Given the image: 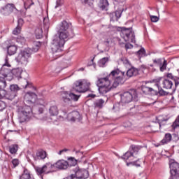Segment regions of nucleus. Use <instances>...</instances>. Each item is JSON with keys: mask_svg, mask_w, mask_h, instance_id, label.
Returning <instances> with one entry per match:
<instances>
[{"mask_svg": "<svg viewBox=\"0 0 179 179\" xmlns=\"http://www.w3.org/2000/svg\"><path fill=\"white\" fill-rule=\"evenodd\" d=\"M108 0H101V8L102 10H107V8H108Z\"/></svg>", "mask_w": 179, "mask_h": 179, "instance_id": "obj_32", "label": "nucleus"}, {"mask_svg": "<svg viewBox=\"0 0 179 179\" xmlns=\"http://www.w3.org/2000/svg\"><path fill=\"white\" fill-rule=\"evenodd\" d=\"M167 78H169V79H171L172 82H174L175 86H178L179 82L177 80V78H174V76H173V73H169L166 75Z\"/></svg>", "mask_w": 179, "mask_h": 179, "instance_id": "obj_34", "label": "nucleus"}, {"mask_svg": "<svg viewBox=\"0 0 179 179\" xmlns=\"http://www.w3.org/2000/svg\"><path fill=\"white\" fill-rule=\"evenodd\" d=\"M31 57V54L26 50L21 51L17 57L15 58L16 62L20 65H23V66H26L27 64H29V58Z\"/></svg>", "mask_w": 179, "mask_h": 179, "instance_id": "obj_9", "label": "nucleus"}, {"mask_svg": "<svg viewBox=\"0 0 179 179\" xmlns=\"http://www.w3.org/2000/svg\"><path fill=\"white\" fill-rule=\"evenodd\" d=\"M169 167L171 169V179H179V164L177 162H171Z\"/></svg>", "mask_w": 179, "mask_h": 179, "instance_id": "obj_12", "label": "nucleus"}, {"mask_svg": "<svg viewBox=\"0 0 179 179\" xmlns=\"http://www.w3.org/2000/svg\"><path fill=\"white\" fill-rule=\"evenodd\" d=\"M113 43V41L111 40L110 38H106L104 41H103V44L104 45H106V47H110V45H111V43Z\"/></svg>", "mask_w": 179, "mask_h": 179, "instance_id": "obj_43", "label": "nucleus"}, {"mask_svg": "<svg viewBox=\"0 0 179 179\" xmlns=\"http://www.w3.org/2000/svg\"><path fill=\"white\" fill-rule=\"evenodd\" d=\"M16 41L20 44H24V43H26V39L23 36H18L16 38Z\"/></svg>", "mask_w": 179, "mask_h": 179, "instance_id": "obj_42", "label": "nucleus"}, {"mask_svg": "<svg viewBox=\"0 0 179 179\" xmlns=\"http://www.w3.org/2000/svg\"><path fill=\"white\" fill-rule=\"evenodd\" d=\"M55 169V165L54 164H51L50 162L46 163L42 167H36V171L38 176H41V174H50V173H52Z\"/></svg>", "mask_w": 179, "mask_h": 179, "instance_id": "obj_10", "label": "nucleus"}, {"mask_svg": "<svg viewBox=\"0 0 179 179\" xmlns=\"http://www.w3.org/2000/svg\"><path fill=\"white\" fill-rule=\"evenodd\" d=\"M16 94L11 91H6L5 90L0 91V99H5L6 100H13L16 97Z\"/></svg>", "mask_w": 179, "mask_h": 179, "instance_id": "obj_14", "label": "nucleus"}, {"mask_svg": "<svg viewBox=\"0 0 179 179\" xmlns=\"http://www.w3.org/2000/svg\"><path fill=\"white\" fill-rule=\"evenodd\" d=\"M75 36L72 24L65 20L62 21L59 28V36H54L52 42L51 50L55 59L62 57V48L68 38H72Z\"/></svg>", "mask_w": 179, "mask_h": 179, "instance_id": "obj_2", "label": "nucleus"}, {"mask_svg": "<svg viewBox=\"0 0 179 179\" xmlns=\"http://www.w3.org/2000/svg\"><path fill=\"white\" fill-rule=\"evenodd\" d=\"M96 97V94H89L87 96V98L89 99V98H91V99H94Z\"/></svg>", "mask_w": 179, "mask_h": 179, "instance_id": "obj_52", "label": "nucleus"}, {"mask_svg": "<svg viewBox=\"0 0 179 179\" xmlns=\"http://www.w3.org/2000/svg\"><path fill=\"white\" fill-rule=\"evenodd\" d=\"M12 164L13 165V169L19 166V159H14L12 160Z\"/></svg>", "mask_w": 179, "mask_h": 179, "instance_id": "obj_47", "label": "nucleus"}, {"mask_svg": "<svg viewBox=\"0 0 179 179\" xmlns=\"http://www.w3.org/2000/svg\"><path fill=\"white\" fill-rule=\"evenodd\" d=\"M91 85L88 80H80L75 83L73 89L78 93H86V92H90Z\"/></svg>", "mask_w": 179, "mask_h": 179, "instance_id": "obj_5", "label": "nucleus"}, {"mask_svg": "<svg viewBox=\"0 0 179 179\" xmlns=\"http://www.w3.org/2000/svg\"><path fill=\"white\" fill-rule=\"evenodd\" d=\"M61 97L64 103H71V100H73L74 101H78L80 95H76L75 93L71 92L69 93L66 91H63L61 92Z\"/></svg>", "mask_w": 179, "mask_h": 179, "instance_id": "obj_11", "label": "nucleus"}, {"mask_svg": "<svg viewBox=\"0 0 179 179\" xmlns=\"http://www.w3.org/2000/svg\"><path fill=\"white\" fill-rule=\"evenodd\" d=\"M36 51H38V49H36Z\"/></svg>", "mask_w": 179, "mask_h": 179, "instance_id": "obj_63", "label": "nucleus"}, {"mask_svg": "<svg viewBox=\"0 0 179 179\" xmlns=\"http://www.w3.org/2000/svg\"><path fill=\"white\" fill-rule=\"evenodd\" d=\"M120 36L126 43H136L135 33L132 31V28L122 27Z\"/></svg>", "mask_w": 179, "mask_h": 179, "instance_id": "obj_6", "label": "nucleus"}, {"mask_svg": "<svg viewBox=\"0 0 179 179\" xmlns=\"http://www.w3.org/2000/svg\"><path fill=\"white\" fill-rule=\"evenodd\" d=\"M17 23V26L13 31V34L15 36L20 34V32L22 31V27L23 26V19H19Z\"/></svg>", "mask_w": 179, "mask_h": 179, "instance_id": "obj_21", "label": "nucleus"}, {"mask_svg": "<svg viewBox=\"0 0 179 179\" xmlns=\"http://www.w3.org/2000/svg\"><path fill=\"white\" fill-rule=\"evenodd\" d=\"M33 117V110L29 106H20L18 108V121L20 124L30 121Z\"/></svg>", "mask_w": 179, "mask_h": 179, "instance_id": "obj_4", "label": "nucleus"}, {"mask_svg": "<svg viewBox=\"0 0 179 179\" xmlns=\"http://www.w3.org/2000/svg\"><path fill=\"white\" fill-rule=\"evenodd\" d=\"M43 120L45 121H50V119L48 117H44Z\"/></svg>", "mask_w": 179, "mask_h": 179, "instance_id": "obj_59", "label": "nucleus"}, {"mask_svg": "<svg viewBox=\"0 0 179 179\" xmlns=\"http://www.w3.org/2000/svg\"><path fill=\"white\" fill-rule=\"evenodd\" d=\"M17 51V46H16V45L10 44L7 47V52L8 55H15Z\"/></svg>", "mask_w": 179, "mask_h": 179, "instance_id": "obj_24", "label": "nucleus"}, {"mask_svg": "<svg viewBox=\"0 0 179 179\" xmlns=\"http://www.w3.org/2000/svg\"><path fill=\"white\" fill-rule=\"evenodd\" d=\"M124 127H127V125L124 124Z\"/></svg>", "mask_w": 179, "mask_h": 179, "instance_id": "obj_64", "label": "nucleus"}, {"mask_svg": "<svg viewBox=\"0 0 179 179\" xmlns=\"http://www.w3.org/2000/svg\"><path fill=\"white\" fill-rule=\"evenodd\" d=\"M105 103L106 101H104L103 99H97L94 102V107L95 108H103V106H104Z\"/></svg>", "mask_w": 179, "mask_h": 179, "instance_id": "obj_26", "label": "nucleus"}, {"mask_svg": "<svg viewBox=\"0 0 179 179\" xmlns=\"http://www.w3.org/2000/svg\"><path fill=\"white\" fill-rule=\"evenodd\" d=\"M22 73H24V72L23 69L21 68L14 69L11 71V75L14 76L15 78H17V79H22V78H23L22 76Z\"/></svg>", "mask_w": 179, "mask_h": 179, "instance_id": "obj_22", "label": "nucleus"}, {"mask_svg": "<svg viewBox=\"0 0 179 179\" xmlns=\"http://www.w3.org/2000/svg\"><path fill=\"white\" fill-rule=\"evenodd\" d=\"M45 157H47V152L43 150H38L36 152V156H34V159L35 162H37V160H44Z\"/></svg>", "mask_w": 179, "mask_h": 179, "instance_id": "obj_20", "label": "nucleus"}, {"mask_svg": "<svg viewBox=\"0 0 179 179\" xmlns=\"http://www.w3.org/2000/svg\"><path fill=\"white\" fill-rule=\"evenodd\" d=\"M43 111H44V110H43V108H40L38 109V113H39V114H43Z\"/></svg>", "mask_w": 179, "mask_h": 179, "instance_id": "obj_55", "label": "nucleus"}, {"mask_svg": "<svg viewBox=\"0 0 179 179\" xmlns=\"http://www.w3.org/2000/svg\"><path fill=\"white\" fill-rule=\"evenodd\" d=\"M66 179H76V178L73 177V175H71V176L67 177Z\"/></svg>", "mask_w": 179, "mask_h": 179, "instance_id": "obj_56", "label": "nucleus"}, {"mask_svg": "<svg viewBox=\"0 0 179 179\" xmlns=\"http://www.w3.org/2000/svg\"><path fill=\"white\" fill-rule=\"evenodd\" d=\"M120 61H122V62L126 65L127 66H128V65H131V63L129 62V60H128V59L123 57L120 59Z\"/></svg>", "mask_w": 179, "mask_h": 179, "instance_id": "obj_45", "label": "nucleus"}, {"mask_svg": "<svg viewBox=\"0 0 179 179\" xmlns=\"http://www.w3.org/2000/svg\"><path fill=\"white\" fill-rule=\"evenodd\" d=\"M172 129H176V128L179 127V115H178L176 120L173 122V124L171 125Z\"/></svg>", "mask_w": 179, "mask_h": 179, "instance_id": "obj_40", "label": "nucleus"}, {"mask_svg": "<svg viewBox=\"0 0 179 179\" xmlns=\"http://www.w3.org/2000/svg\"><path fill=\"white\" fill-rule=\"evenodd\" d=\"M172 138L173 136H171V134L166 133L164 138L161 141V145H166V143L171 142Z\"/></svg>", "mask_w": 179, "mask_h": 179, "instance_id": "obj_25", "label": "nucleus"}, {"mask_svg": "<svg viewBox=\"0 0 179 179\" xmlns=\"http://www.w3.org/2000/svg\"><path fill=\"white\" fill-rule=\"evenodd\" d=\"M73 177L76 179H86L89 177V172L86 170L78 169L73 175Z\"/></svg>", "mask_w": 179, "mask_h": 179, "instance_id": "obj_17", "label": "nucleus"}, {"mask_svg": "<svg viewBox=\"0 0 179 179\" xmlns=\"http://www.w3.org/2000/svg\"><path fill=\"white\" fill-rule=\"evenodd\" d=\"M5 66L10 68V64H9L8 57H6L5 64H3L2 67L0 69V78H3V79H5V78H6V80H12L13 79V76H12L10 69L6 68Z\"/></svg>", "mask_w": 179, "mask_h": 179, "instance_id": "obj_7", "label": "nucleus"}, {"mask_svg": "<svg viewBox=\"0 0 179 179\" xmlns=\"http://www.w3.org/2000/svg\"><path fill=\"white\" fill-rule=\"evenodd\" d=\"M64 1L62 0H57L55 8H59V6H62Z\"/></svg>", "mask_w": 179, "mask_h": 179, "instance_id": "obj_49", "label": "nucleus"}, {"mask_svg": "<svg viewBox=\"0 0 179 179\" xmlns=\"http://www.w3.org/2000/svg\"><path fill=\"white\" fill-rule=\"evenodd\" d=\"M33 5H34V2H33V0H27V1L24 3V8L26 10L30 9V7Z\"/></svg>", "mask_w": 179, "mask_h": 179, "instance_id": "obj_35", "label": "nucleus"}, {"mask_svg": "<svg viewBox=\"0 0 179 179\" xmlns=\"http://www.w3.org/2000/svg\"><path fill=\"white\" fill-rule=\"evenodd\" d=\"M155 83L153 87H143L142 92L145 94H152V96H167L169 93L163 89H171L173 87V80L159 77L152 80Z\"/></svg>", "mask_w": 179, "mask_h": 179, "instance_id": "obj_3", "label": "nucleus"}, {"mask_svg": "<svg viewBox=\"0 0 179 179\" xmlns=\"http://www.w3.org/2000/svg\"><path fill=\"white\" fill-rule=\"evenodd\" d=\"M9 89H10V91H11L12 93H15L16 96H17L18 91L20 90L19 85L16 84L10 85Z\"/></svg>", "mask_w": 179, "mask_h": 179, "instance_id": "obj_29", "label": "nucleus"}, {"mask_svg": "<svg viewBox=\"0 0 179 179\" xmlns=\"http://www.w3.org/2000/svg\"><path fill=\"white\" fill-rule=\"evenodd\" d=\"M125 48L126 50H131V48H134V45L131 43H126Z\"/></svg>", "mask_w": 179, "mask_h": 179, "instance_id": "obj_51", "label": "nucleus"}, {"mask_svg": "<svg viewBox=\"0 0 179 179\" xmlns=\"http://www.w3.org/2000/svg\"><path fill=\"white\" fill-rule=\"evenodd\" d=\"M123 160H134V152L127 151L122 157Z\"/></svg>", "mask_w": 179, "mask_h": 179, "instance_id": "obj_28", "label": "nucleus"}, {"mask_svg": "<svg viewBox=\"0 0 179 179\" xmlns=\"http://www.w3.org/2000/svg\"><path fill=\"white\" fill-rule=\"evenodd\" d=\"M80 117V114L78 111H73L70 113H69L66 116V119L68 121H72L73 122H75L76 120H79Z\"/></svg>", "mask_w": 179, "mask_h": 179, "instance_id": "obj_19", "label": "nucleus"}, {"mask_svg": "<svg viewBox=\"0 0 179 179\" xmlns=\"http://www.w3.org/2000/svg\"><path fill=\"white\" fill-rule=\"evenodd\" d=\"M121 15H122V10H117L115 11V16L117 19H120V17H121Z\"/></svg>", "mask_w": 179, "mask_h": 179, "instance_id": "obj_48", "label": "nucleus"}, {"mask_svg": "<svg viewBox=\"0 0 179 179\" xmlns=\"http://www.w3.org/2000/svg\"><path fill=\"white\" fill-rule=\"evenodd\" d=\"M59 113V110H58V106L53 105L50 107L49 114L51 117H57Z\"/></svg>", "mask_w": 179, "mask_h": 179, "instance_id": "obj_23", "label": "nucleus"}, {"mask_svg": "<svg viewBox=\"0 0 179 179\" xmlns=\"http://www.w3.org/2000/svg\"><path fill=\"white\" fill-rule=\"evenodd\" d=\"M6 108V103L2 101H0V111H3Z\"/></svg>", "mask_w": 179, "mask_h": 179, "instance_id": "obj_46", "label": "nucleus"}, {"mask_svg": "<svg viewBox=\"0 0 179 179\" xmlns=\"http://www.w3.org/2000/svg\"><path fill=\"white\" fill-rule=\"evenodd\" d=\"M78 71H85V68H83V67H81V68H80L79 69H78Z\"/></svg>", "mask_w": 179, "mask_h": 179, "instance_id": "obj_57", "label": "nucleus"}, {"mask_svg": "<svg viewBox=\"0 0 179 179\" xmlns=\"http://www.w3.org/2000/svg\"><path fill=\"white\" fill-rule=\"evenodd\" d=\"M150 19H151V22H159V17L157 16L151 15Z\"/></svg>", "mask_w": 179, "mask_h": 179, "instance_id": "obj_50", "label": "nucleus"}, {"mask_svg": "<svg viewBox=\"0 0 179 179\" xmlns=\"http://www.w3.org/2000/svg\"><path fill=\"white\" fill-rule=\"evenodd\" d=\"M36 38L38 39L43 38V29L38 27L35 29Z\"/></svg>", "mask_w": 179, "mask_h": 179, "instance_id": "obj_31", "label": "nucleus"}, {"mask_svg": "<svg viewBox=\"0 0 179 179\" xmlns=\"http://www.w3.org/2000/svg\"><path fill=\"white\" fill-rule=\"evenodd\" d=\"M62 153H64V150H60L59 152H58V155H62Z\"/></svg>", "mask_w": 179, "mask_h": 179, "instance_id": "obj_58", "label": "nucleus"}, {"mask_svg": "<svg viewBox=\"0 0 179 179\" xmlns=\"http://www.w3.org/2000/svg\"><path fill=\"white\" fill-rule=\"evenodd\" d=\"M136 54L140 58H142V57H146V51L143 48H141L138 51H137Z\"/></svg>", "mask_w": 179, "mask_h": 179, "instance_id": "obj_36", "label": "nucleus"}, {"mask_svg": "<svg viewBox=\"0 0 179 179\" xmlns=\"http://www.w3.org/2000/svg\"><path fill=\"white\" fill-rule=\"evenodd\" d=\"M37 95L34 92H27L24 96V102L27 104H33L36 102Z\"/></svg>", "mask_w": 179, "mask_h": 179, "instance_id": "obj_15", "label": "nucleus"}, {"mask_svg": "<svg viewBox=\"0 0 179 179\" xmlns=\"http://www.w3.org/2000/svg\"><path fill=\"white\" fill-rule=\"evenodd\" d=\"M43 25H44V29L48 30L50 27V22H48V18H43Z\"/></svg>", "mask_w": 179, "mask_h": 179, "instance_id": "obj_41", "label": "nucleus"}, {"mask_svg": "<svg viewBox=\"0 0 179 179\" xmlns=\"http://www.w3.org/2000/svg\"><path fill=\"white\" fill-rule=\"evenodd\" d=\"M16 10V7L13 3H8L4 7H2L1 9V13L4 15L5 16H8V15H10L13 10Z\"/></svg>", "mask_w": 179, "mask_h": 179, "instance_id": "obj_16", "label": "nucleus"}, {"mask_svg": "<svg viewBox=\"0 0 179 179\" xmlns=\"http://www.w3.org/2000/svg\"><path fill=\"white\" fill-rule=\"evenodd\" d=\"M122 104H128L131 103L134 98L136 97V90H132L123 92L120 94Z\"/></svg>", "mask_w": 179, "mask_h": 179, "instance_id": "obj_8", "label": "nucleus"}, {"mask_svg": "<svg viewBox=\"0 0 179 179\" xmlns=\"http://www.w3.org/2000/svg\"><path fill=\"white\" fill-rule=\"evenodd\" d=\"M88 1L89 0H84L85 3H87Z\"/></svg>", "mask_w": 179, "mask_h": 179, "instance_id": "obj_60", "label": "nucleus"}, {"mask_svg": "<svg viewBox=\"0 0 179 179\" xmlns=\"http://www.w3.org/2000/svg\"><path fill=\"white\" fill-rule=\"evenodd\" d=\"M64 150V152H68V149H64V150Z\"/></svg>", "mask_w": 179, "mask_h": 179, "instance_id": "obj_61", "label": "nucleus"}, {"mask_svg": "<svg viewBox=\"0 0 179 179\" xmlns=\"http://www.w3.org/2000/svg\"><path fill=\"white\" fill-rule=\"evenodd\" d=\"M173 138H175V141H178L179 137L178 134H173Z\"/></svg>", "mask_w": 179, "mask_h": 179, "instance_id": "obj_53", "label": "nucleus"}, {"mask_svg": "<svg viewBox=\"0 0 179 179\" xmlns=\"http://www.w3.org/2000/svg\"><path fill=\"white\" fill-rule=\"evenodd\" d=\"M53 164L55 166V169H59V170H66L69 166L68 162L64 159L59 160Z\"/></svg>", "mask_w": 179, "mask_h": 179, "instance_id": "obj_18", "label": "nucleus"}, {"mask_svg": "<svg viewBox=\"0 0 179 179\" xmlns=\"http://www.w3.org/2000/svg\"><path fill=\"white\" fill-rule=\"evenodd\" d=\"M69 160L73 162V165L76 164V160H73V157L69 158Z\"/></svg>", "mask_w": 179, "mask_h": 179, "instance_id": "obj_54", "label": "nucleus"}, {"mask_svg": "<svg viewBox=\"0 0 179 179\" xmlns=\"http://www.w3.org/2000/svg\"><path fill=\"white\" fill-rule=\"evenodd\" d=\"M107 62H108V57H103L98 62V65L100 68H104Z\"/></svg>", "mask_w": 179, "mask_h": 179, "instance_id": "obj_30", "label": "nucleus"}, {"mask_svg": "<svg viewBox=\"0 0 179 179\" xmlns=\"http://www.w3.org/2000/svg\"><path fill=\"white\" fill-rule=\"evenodd\" d=\"M138 74L139 70L135 67L129 69L126 73L115 69L106 77L97 78L96 85L99 86V92L101 94H107L111 89H115L120 85H122L128 78H132Z\"/></svg>", "mask_w": 179, "mask_h": 179, "instance_id": "obj_1", "label": "nucleus"}, {"mask_svg": "<svg viewBox=\"0 0 179 179\" xmlns=\"http://www.w3.org/2000/svg\"><path fill=\"white\" fill-rule=\"evenodd\" d=\"M9 152L11 155H15L17 152V145H13L9 148Z\"/></svg>", "mask_w": 179, "mask_h": 179, "instance_id": "obj_38", "label": "nucleus"}, {"mask_svg": "<svg viewBox=\"0 0 179 179\" xmlns=\"http://www.w3.org/2000/svg\"><path fill=\"white\" fill-rule=\"evenodd\" d=\"M22 87H23V89H29L31 87V83H29V81H27V80H24L22 81Z\"/></svg>", "mask_w": 179, "mask_h": 179, "instance_id": "obj_37", "label": "nucleus"}, {"mask_svg": "<svg viewBox=\"0 0 179 179\" xmlns=\"http://www.w3.org/2000/svg\"><path fill=\"white\" fill-rule=\"evenodd\" d=\"M139 159L137 161L131 162L127 163V166H129V164H132V166H136V167H141V163H138Z\"/></svg>", "mask_w": 179, "mask_h": 179, "instance_id": "obj_44", "label": "nucleus"}, {"mask_svg": "<svg viewBox=\"0 0 179 179\" xmlns=\"http://www.w3.org/2000/svg\"><path fill=\"white\" fill-rule=\"evenodd\" d=\"M152 62L154 65H157L159 66V69L161 72H164L166 69H167V60L162 58H157L152 59Z\"/></svg>", "mask_w": 179, "mask_h": 179, "instance_id": "obj_13", "label": "nucleus"}, {"mask_svg": "<svg viewBox=\"0 0 179 179\" xmlns=\"http://www.w3.org/2000/svg\"><path fill=\"white\" fill-rule=\"evenodd\" d=\"M20 179H34V178H33V176L30 174L27 169H25L22 175L20 176Z\"/></svg>", "mask_w": 179, "mask_h": 179, "instance_id": "obj_27", "label": "nucleus"}, {"mask_svg": "<svg viewBox=\"0 0 179 179\" xmlns=\"http://www.w3.org/2000/svg\"><path fill=\"white\" fill-rule=\"evenodd\" d=\"M131 148L133 153H138L142 149L141 146L135 145H131Z\"/></svg>", "mask_w": 179, "mask_h": 179, "instance_id": "obj_39", "label": "nucleus"}, {"mask_svg": "<svg viewBox=\"0 0 179 179\" xmlns=\"http://www.w3.org/2000/svg\"><path fill=\"white\" fill-rule=\"evenodd\" d=\"M128 125H129V126L131 125V123H130V122H128Z\"/></svg>", "mask_w": 179, "mask_h": 179, "instance_id": "obj_62", "label": "nucleus"}, {"mask_svg": "<svg viewBox=\"0 0 179 179\" xmlns=\"http://www.w3.org/2000/svg\"><path fill=\"white\" fill-rule=\"evenodd\" d=\"M6 79L3 78H0V90H5V87H6Z\"/></svg>", "mask_w": 179, "mask_h": 179, "instance_id": "obj_33", "label": "nucleus"}]
</instances>
